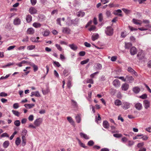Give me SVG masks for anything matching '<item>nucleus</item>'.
I'll list each match as a JSON object with an SVG mask.
<instances>
[{
    "label": "nucleus",
    "mask_w": 151,
    "mask_h": 151,
    "mask_svg": "<svg viewBox=\"0 0 151 151\" xmlns=\"http://www.w3.org/2000/svg\"><path fill=\"white\" fill-rule=\"evenodd\" d=\"M106 14L108 17H110L111 15V12L109 11H107L106 12Z\"/></svg>",
    "instance_id": "obj_60"
},
{
    "label": "nucleus",
    "mask_w": 151,
    "mask_h": 151,
    "mask_svg": "<svg viewBox=\"0 0 151 151\" xmlns=\"http://www.w3.org/2000/svg\"><path fill=\"white\" fill-rule=\"evenodd\" d=\"M42 119L41 118H39L36 119L34 122V124L36 127L39 126L42 123Z\"/></svg>",
    "instance_id": "obj_4"
},
{
    "label": "nucleus",
    "mask_w": 151,
    "mask_h": 151,
    "mask_svg": "<svg viewBox=\"0 0 151 151\" xmlns=\"http://www.w3.org/2000/svg\"><path fill=\"white\" fill-rule=\"evenodd\" d=\"M85 14V13L84 12H79L78 16L79 17L81 16V17H83L84 16Z\"/></svg>",
    "instance_id": "obj_54"
},
{
    "label": "nucleus",
    "mask_w": 151,
    "mask_h": 151,
    "mask_svg": "<svg viewBox=\"0 0 151 151\" xmlns=\"http://www.w3.org/2000/svg\"><path fill=\"white\" fill-rule=\"evenodd\" d=\"M76 119V122L78 123H80L81 121V115L78 114L75 117Z\"/></svg>",
    "instance_id": "obj_17"
},
{
    "label": "nucleus",
    "mask_w": 151,
    "mask_h": 151,
    "mask_svg": "<svg viewBox=\"0 0 151 151\" xmlns=\"http://www.w3.org/2000/svg\"><path fill=\"white\" fill-rule=\"evenodd\" d=\"M39 39V37H37L36 38L32 37L31 38V40L32 42H38L39 41H38V40Z\"/></svg>",
    "instance_id": "obj_30"
},
{
    "label": "nucleus",
    "mask_w": 151,
    "mask_h": 151,
    "mask_svg": "<svg viewBox=\"0 0 151 151\" xmlns=\"http://www.w3.org/2000/svg\"><path fill=\"white\" fill-rule=\"evenodd\" d=\"M71 101L72 103V105L76 107L78 106L77 103L76 101L73 100H72Z\"/></svg>",
    "instance_id": "obj_43"
},
{
    "label": "nucleus",
    "mask_w": 151,
    "mask_h": 151,
    "mask_svg": "<svg viewBox=\"0 0 151 151\" xmlns=\"http://www.w3.org/2000/svg\"><path fill=\"white\" fill-rule=\"evenodd\" d=\"M68 72V71L67 70H64L63 72V74L65 76H67L68 75L67 74Z\"/></svg>",
    "instance_id": "obj_64"
},
{
    "label": "nucleus",
    "mask_w": 151,
    "mask_h": 151,
    "mask_svg": "<svg viewBox=\"0 0 151 151\" xmlns=\"http://www.w3.org/2000/svg\"><path fill=\"white\" fill-rule=\"evenodd\" d=\"M35 106V104H25L24 105V106L27 108L31 109L32 108Z\"/></svg>",
    "instance_id": "obj_24"
},
{
    "label": "nucleus",
    "mask_w": 151,
    "mask_h": 151,
    "mask_svg": "<svg viewBox=\"0 0 151 151\" xmlns=\"http://www.w3.org/2000/svg\"><path fill=\"white\" fill-rule=\"evenodd\" d=\"M31 65L33 67V70L35 72L36 71L38 70V68L37 66L33 63H32Z\"/></svg>",
    "instance_id": "obj_37"
},
{
    "label": "nucleus",
    "mask_w": 151,
    "mask_h": 151,
    "mask_svg": "<svg viewBox=\"0 0 151 151\" xmlns=\"http://www.w3.org/2000/svg\"><path fill=\"white\" fill-rule=\"evenodd\" d=\"M94 68L96 70H100L102 68V65L99 63H96L94 66Z\"/></svg>",
    "instance_id": "obj_10"
},
{
    "label": "nucleus",
    "mask_w": 151,
    "mask_h": 151,
    "mask_svg": "<svg viewBox=\"0 0 151 151\" xmlns=\"http://www.w3.org/2000/svg\"><path fill=\"white\" fill-rule=\"evenodd\" d=\"M13 65V63H9L6 65H4L1 66V68H5L9 66Z\"/></svg>",
    "instance_id": "obj_40"
},
{
    "label": "nucleus",
    "mask_w": 151,
    "mask_h": 151,
    "mask_svg": "<svg viewBox=\"0 0 151 151\" xmlns=\"http://www.w3.org/2000/svg\"><path fill=\"white\" fill-rule=\"evenodd\" d=\"M55 46L60 51H61L62 50V48L60 47V45H59L56 44L55 45Z\"/></svg>",
    "instance_id": "obj_55"
},
{
    "label": "nucleus",
    "mask_w": 151,
    "mask_h": 151,
    "mask_svg": "<svg viewBox=\"0 0 151 151\" xmlns=\"http://www.w3.org/2000/svg\"><path fill=\"white\" fill-rule=\"evenodd\" d=\"M115 78H117L119 79L122 80L124 81H126V78H125L124 77H119V76H115L114 77Z\"/></svg>",
    "instance_id": "obj_47"
},
{
    "label": "nucleus",
    "mask_w": 151,
    "mask_h": 151,
    "mask_svg": "<svg viewBox=\"0 0 151 151\" xmlns=\"http://www.w3.org/2000/svg\"><path fill=\"white\" fill-rule=\"evenodd\" d=\"M27 133V131L25 129H24L22 132L21 135L22 137H25V136L26 135Z\"/></svg>",
    "instance_id": "obj_28"
},
{
    "label": "nucleus",
    "mask_w": 151,
    "mask_h": 151,
    "mask_svg": "<svg viewBox=\"0 0 151 151\" xmlns=\"http://www.w3.org/2000/svg\"><path fill=\"white\" fill-rule=\"evenodd\" d=\"M109 124L108 122L106 121H104L103 122V126L106 129L108 128L109 127Z\"/></svg>",
    "instance_id": "obj_19"
},
{
    "label": "nucleus",
    "mask_w": 151,
    "mask_h": 151,
    "mask_svg": "<svg viewBox=\"0 0 151 151\" xmlns=\"http://www.w3.org/2000/svg\"><path fill=\"white\" fill-rule=\"evenodd\" d=\"M21 139L19 137H17L15 141V144L17 145H19L20 143Z\"/></svg>",
    "instance_id": "obj_34"
},
{
    "label": "nucleus",
    "mask_w": 151,
    "mask_h": 151,
    "mask_svg": "<svg viewBox=\"0 0 151 151\" xmlns=\"http://www.w3.org/2000/svg\"><path fill=\"white\" fill-rule=\"evenodd\" d=\"M113 84L116 88L119 87L120 85L119 81L118 79H115L114 80L113 82Z\"/></svg>",
    "instance_id": "obj_9"
},
{
    "label": "nucleus",
    "mask_w": 151,
    "mask_h": 151,
    "mask_svg": "<svg viewBox=\"0 0 151 151\" xmlns=\"http://www.w3.org/2000/svg\"><path fill=\"white\" fill-rule=\"evenodd\" d=\"M130 52L131 55H133L137 53V50L134 47H132L131 48Z\"/></svg>",
    "instance_id": "obj_7"
},
{
    "label": "nucleus",
    "mask_w": 151,
    "mask_h": 151,
    "mask_svg": "<svg viewBox=\"0 0 151 151\" xmlns=\"http://www.w3.org/2000/svg\"><path fill=\"white\" fill-rule=\"evenodd\" d=\"M35 47V45H31L27 47V49L29 50H31L34 49Z\"/></svg>",
    "instance_id": "obj_39"
},
{
    "label": "nucleus",
    "mask_w": 151,
    "mask_h": 151,
    "mask_svg": "<svg viewBox=\"0 0 151 151\" xmlns=\"http://www.w3.org/2000/svg\"><path fill=\"white\" fill-rule=\"evenodd\" d=\"M62 32L66 34H69L71 31L70 29L67 27H63L62 28Z\"/></svg>",
    "instance_id": "obj_8"
},
{
    "label": "nucleus",
    "mask_w": 151,
    "mask_h": 151,
    "mask_svg": "<svg viewBox=\"0 0 151 151\" xmlns=\"http://www.w3.org/2000/svg\"><path fill=\"white\" fill-rule=\"evenodd\" d=\"M35 32L34 30L32 28H28L27 31V33L28 34L32 35Z\"/></svg>",
    "instance_id": "obj_18"
},
{
    "label": "nucleus",
    "mask_w": 151,
    "mask_h": 151,
    "mask_svg": "<svg viewBox=\"0 0 151 151\" xmlns=\"http://www.w3.org/2000/svg\"><path fill=\"white\" fill-rule=\"evenodd\" d=\"M128 71L136 76H137V73L131 67H129L128 68Z\"/></svg>",
    "instance_id": "obj_13"
},
{
    "label": "nucleus",
    "mask_w": 151,
    "mask_h": 151,
    "mask_svg": "<svg viewBox=\"0 0 151 151\" xmlns=\"http://www.w3.org/2000/svg\"><path fill=\"white\" fill-rule=\"evenodd\" d=\"M1 137H9V136L7 133H4L2 134H1Z\"/></svg>",
    "instance_id": "obj_63"
},
{
    "label": "nucleus",
    "mask_w": 151,
    "mask_h": 151,
    "mask_svg": "<svg viewBox=\"0 0 151 151\" xmlns=\"http://www.w3.org/2000/svg\"><path fill=\"white\" fill-rule=\"evenodd\" d=\"M12 112L13 114L15 115L18 117L19 116L20 113L18 111L16 110H12Z\"/></svg>",
    "instance_id": "obj_32"
},
{
    "label": "nucleus",
    "mask_w": 151,
    "mask_h": 151,
    "mask_svg": "<svg viewBox=\"0 0 151 151\" xmlns=\"http://www.w3.org/2000/svg\"><path fill=\"white\" fill-rule=\"evenodd\" d=\"M9 145V142L8 141H6L4 142L3 144V147L5 148H7Z\"/></svg>",
    "instance_id": "obj_33"
},
{
    "label": "nucleus",
    "mask_w": 151,
    "mask_h": 151,
    "mask_svg": "<svg viewBox=\"0 0 151 151\" xmlns=\"http://www.w3.org/2000/svg\"><path fill=\"white\" fill-rule=\"evenodd\" d=\"M131 105V104L128 102H123L122 103V107L123 109L126 110L129 108Z\"/></svg>",
    "instance_id": "obj_3"
},
{
    "label": "nucleus",
    "mask_w": 151,
    "mask_h": 151,
    "mask_svg": "<svg viewBox=\"0 0 151 151\" xmlns=\"http://www.w3.org/2000/svg\"><path fill=\"white\" fill-rule=\"evenodd\" d=\"M7 96V94L4 92H2L0 93V96L5 97Z\"/></svg>",
    "instance_id": "obj_51"
},
{
    "label": "nucleus",
    "mask_w": 151,
    "mask_h": 151,
    "mask_svg": "<svg viewBox=\"0 0 151 151\" xmlns=\"http://www.w3.org/2000/svg\"><path fill=\"white\" fill-rule=\"evenodd\" d=\"M147 97V95L146 94H144L139 96V98L142 99H145Z\"/></svg>",
    "instance_id": "obj_50"
},
{
    "label": "nucleus",
    "mask_w": 151,
    "mask_h": 151,
    "mask_svg": "<svg viewBox=\"0 0 151 151\" xmlns=\"http://www.w3.org/2000/svg\"><path fill=\"white\" fill-rule=\"evenodd\" d=\"M94 144V143L92 140H90L88 143V145L90 146H92Z\"/></svg>",
    "instance_id": "obj_58"
},
{
    "label": "nucleus",
    "mask_w": 151,
    "mask_h": 151,
    "mask_svg": "<svg viewBox=\"0 0 151 151\" xmlns=\"http://www.w3.org/2000/svg\"><path fill=\"white\" fill-rule=\"evenodd\" d=\"M86 82L87 83H89L91 84H93V82L92 79H88L87 81Z\"/></svg>",
    "instance_id": "obj_57"
},
{
    "label": "nucleus",
    "mask_w": 151,
    "mask_h": 151,
    "mask_svg": "<svg viewBox=\"0 0 151 151\" xmlns=\"http://www.w3.org/2000/svg\"><path fill=\"white\" fill-rule=\"evenodd\" d=\"M25 46H21L18 48V50H24L25 47Z\"/></svg>",
    "instance_id": "obj_62"
},
{
    "label": "nucleus",
    "mask_w": 151,
    "mask_h": 151,
    "mask_svg": "<svg viewBox=\"0 0 151 151\" xmlns=\"http://www.w3.org/2000/svg\"><path fill=\"white\" fill-rule=\"evenodd\" d=\"M134 80L133 78L131 76H127L126 77V81H128L130 83H132Z\"/></svg>",
    "instance_id": "obj_14"
},
{
    "label": "nucleus",
    "mask_w": 151,
    "mask_h": 151,
    "mask_svg": "<svg viewBox=\"0 0 151 151\" xmlns=\"http://www.w3.org/2000/svg\"><path fill=\"white\" fill-rule=\"evenodd\" d=\"M143 103L145 109H147L150 107V102L148 100H144L143 101Z\"/></svg>",
    "instance_id": "obj_5"
},
{
    "label": "nucleus",
    "mask_w": 151,
    "mask_h": 151,
    "mask_svg": "<svg viewBox=\"0 0 151 151\" xmlns=\"http://www.w3.org/2000/svg\"><path fill=\"white\" fill-rule=\"evenodd\" d=\"M79 23V19L78 18L74 19H71L70 17H68L66 22V24L68 26H71L73 25L74 26L78 25Z\"/></svg>",
    "instance_id": "obj_1"
},
{
    "label": "nucleus",
    "mask_w": 151,
    "mask_h": 151,
    "mask_svg": "<svg viewBox=\"0 0 151 151\" xmlns=\"http://www.w3.org/2000/svg\"><path fill=\"white\" fill-rule=\"evenodd\" d=\"M26 20L27 22H30L32 20V16L29 14L27 15L26 17Z\"/></svg>",
    "instance_id": "obj_22"
},
{
    "label": "nucleus",
    "mask_w": 151,
    "mask_h": 151,
    "mask_svg": "<svg viewBox=\"0 0 151 151\" xmlns=\"http://www.w3.org/2000/svg\"><path fill=\"white\" fill-rule=\"evenodd\" d=\"M113 136L115 137L119 138L122 136V134H113Z\"/></svg>",
    "instance_id": "obj_49"
},
{
    "label": "nucleus",
    "mask_w": 151,
    "mask_h": 151,
    "mask_svg": "<svg viewBox=\"0 0 151 151\" xmlns=\"http://www.w3.org/2000/svg\"><path fill=\"white\" fill-rule=\"evenodd\" d=\"M67 119L69 122L73 125H75L74 122L73 120V119L70 117H67Z\"/></svg>",
    "instance_id": "obj_21"
},
{
    "label": "nucleus",
    "mask_w": 151,
    "mask_h": 151,
    "mask_svg": "<svg viewBox=\"0 0 151 151\" xmlns=\"http://www.w3.org/2000/svg\"><path fill=\"white\" fill-rule=\"evenodd\" d=\"M35 96L37 97H40V95L38 91L34 92Z\"/></svg>",
    "instance_id": "obj_53"
},
{
    "label": "nucleus",
    "mask_w": 151,
    "mask_h": 151,
    "mask_svg": "<svg viewBox=\"0 0 151 151\" xmlns=\"http://www.w3.org/2000/svg\"><path fill=\"white\" fill-rule=\"evenodd\" d=\"M84 45L85 46L87 47H90L91 46V44L90 43H88L87 42H85L84 43Z\"/></svg>",
    "instance_id": "obj_59"
},
{
    "label": "nucleus",
    "mask_w": 151,
    "mask_h": 151,
    "mask_svg": "<svg viewBox=\"0 0 151 151\" xmlns=\"http://www.w3.org/2000/svg\"><path fill=\"white\" fill-rule=\"evenodd\" d=\"M114 104L116 105L117 106H119L120 105H122V103L120 100L118 99H117L115 101Z\"/></svg>",
    "instance_id": "obj_26"
},
{
    "label": "nucleus",
    "mask_w": 151,
    "mask_h": 151,
    "mask_svg": "<svg viewBox=\"0 0 151 151\" xmlns=\"http://www.w3.org/2000/svg\"><path fill=\"white\" fill-rule=\"evenodd\" d=\"M99 21L100 22H101L103 20V17L102 13H100L99 15Z\"/></svg>",
    "instance_id": "obj_42"
},
{
    "label": "nucleus",
    "mask_w": 151,
    "mask_h": 151,
    "mask_svg": "<svg viewBox=\"0 0 151 151\" xmlns=\"http://www.w3.org/2000/svg\"><path fill=\"white\" fill-rule=\"evenodd\" d=\"M46 19L44 15H40V19L41 21L45 20Z\"/></svg>",
    "instance_id": "obj_56"
},
{
    "label": "nucleus",
    "mask_w": 151,
    "mask_h": 151,
    "mask_svg": "<svg viewBox=\"0 0 151 151\" xmlns=\"http://www.w3.org/2000/svg\"><path fill=\"white\" fill-rule=\"evenodd\" d=\"M137 56L138 58V59L140 60H142L144 59L145 57V55L143 53L142 50L137 55Z\"/></svg>",
    "instance_id": "obj_6"
},
{
    "label": "nucleus",
    "mask_w": 151,
    "mask_h": 151,
    "mask_svg": "<svg viewBox=\"0 0 151 151\" xmlns=\"http://www.w3.org/2000/svg\"><path fill=\"white\" fill-rule=\"evenodd\" d=\"M69 46L72 49L74 50H76L77 49V47L74 44L69 45Z\"/></svg>",
    "instance_id": "obj_27"
},
{
    "label": "nucleus",
    "mask_w": 151,
    "mask_h": 151,
    "mask_svg": "<svg viewBox=\"0 0 151 151\" xmlns=\"http://www.w3.org/2000/svg\"><path fill=\"white\" fill-rule=\"evenodd\" d=\"M96 28V27L93 25H92L90 28L89 29V30L90 31H91L94 29H95Z\"/></svg>",
    "instance_id": "obj_61"
},
{
    "label": "nucleus",
    "mask_w": 151,
    "mask_h": 151,
    "mask_svg": "<svg viewBox=\"0 0 151 151\" xmlns=\"http://www.w3.org/2000/svg\"><path fill=\"white\" fill-rule=\"evenodd\" d=\"M13 107L14 109H17L19 107V104L18 103H14L13 105Z\"/></svg>",
    "instance_id": "obj_52"
},
{
    "label": "nucleus",
    "mask_w": 151,
    "mask_h": 151,
    "mask_svg": "<svg viewBox=\"0 0 151 151\" xmlns=\"http://www.w3.org/2000/svg\"><path fill=\"white\" fill-rule=\"evenodd\" d=\"M49 89L48 88H47L46 90H42V91L43 93V94L44 95H46L47 94L49 91Z\"/></svg>",
    "instance_id": "obj_35"
},
{
    "label": "nucleus",
    "mask_w": 151,
    "mask_h": 151,
    "mask_svg": "<svg viewBox=\"0 0 151 151\" xmlns=\"http://www.w3.org/2000/svg\"><path fill=\"white\" fill-rule=\"evenodd\" d=\"M14 124L17 126H19L20 124V122L19 120H17L14 122Z\"/></svg>",
    "instance_id": "obj_46"
},
{
    "label": "nucleus",
    "mask_w": 151,
    "mask_h": 151,
    "mask_svg": "<svg viewBox=\"0 0 151 151\" xmlns=\"http://www.w3.org/2000/svg\"><path fill=\"white\" fill-rule=\"evenodd\" d=\"M134 107L137 109L138 110H141L142 107V104L139 103L136 104L134 105Z\"/></svg>",
    "instance_id": "obj_11"
},
{
    "label": "nucleus",
    "mask_w": 151,
    "mask_h": 151,
    "mask_svg": "<svg viewBox=\"0 0 151 151\" xmlns=\"http://www.w3.org/2000/svg\"><path fill=\"white\" fill-rule=\"evenodd\" d=\"M80 135L81 137H83L86 139H89V137L87 134L83 133L81 132L80 133Z\"/></svg>",
    "instance_id": "obj_23"
},
{
    "label": "nucleus",
    "mask_w": 151,
    "mask_h": 151,
    "mask_svg": "<svg viewBox=\"0 0 151 151\" xmlns=\"http://www.w3.org/2000/svg\"><path fill=\"white\" fill-rule=\"evenodd\" d=\"M134 142L131 141H128V144L127 145L129 147H131L134 144Z\"/></svg>",
    "instance_id": "obj_41"
},
{
    "label": "nucleus",
    "mask_w": 151,
    "mask_h": 151,
    "mask_svg": "<svg viewBox=\"0 0 151 151\" xmlns=\"http://www.w3.org/2000/svg\"><path fill=\"white\" fill-rule=\"evenodd\" d=\"M129 87V84L126 83L122 84V89L125 91H127Z\"/></svg>",
    "instance_id": "obj_15"
},
{
    "label": "nucleus",
    "mask_w": 151,
    "mask_h": 151,
    "mask_svg": "<svg viewBox=\"0 0 151 151\" xmlns=\"http://www.w3.org/2000/svg\"><path fill=\"white\" fill-rule=\"evenodd\" d=\"M29 12L30 14H36L37 10L34 7H32L29 9Z\"/></svg>",
    "instance_id": "obj_12"
},
{
    "label": "nucleus",
    "mask_w": 151,
    "mask_h": 151,
    "mask_svg": "<svg viewBox=\"0 0 151 151\" xmlns=\"http://www.w3.org/2000/svg\"><path fill=\"white\" fill-rule=\"evenodd\" d=\"M41 24L39 23L35 22L33 24V27L36 28H39L41 26Z\"/></svg>",
    "instance_id": "obj_25"
},
{
    "label": "nucleus",
    "mask_w": 151,
    "mask_h": 151,
    "mask_svg": "<svg viewBox=\"0 0 151 151\" xmlns=\"http://www.w3.org/2000/svg\"><path fill=\"white\" fill-rule=\"evenodd\" d=\"M105 33L108 36H111L113 33V29L111 27H108L105 30Z\"/></svg>",
    "instance_id": "obj_2"
},
{
    "label": "nucleus",
    "mask_w": 151,
    "mask_h": 151,
    "mask_svg": "<svg viewBox=\"0 0 151 151\" xmlns=\"http://www.w3.org/2000/svg\"><path fill=\"white\" fill-rule=\"evenodd\" d=\"M89 59H87L86 60L81 61V64L82 65H84L87 63L89 61Z\"/></svg>",
    "instance_id": "obj_44"
},
{
    "label": "nucleus",
    "mask_w": 151,
    "mask_h": 151,
    "mask_svg": "<svg viewBox=\"0 0 151 151\" xmlns=\"http://www.w3.org/2000/svg\"><path fill=\"white\" fill-rule=\"evenodd\" d=\"M118 6V5H114L113 3H110L108 5V6L110 8L116 7Z\"/></svg>",
    "instance_id": "obj_48"
},
{
    "label": "nucleus",
    "mask_w": 151,
    "mask_h": 151,
    "mask_svg": "<svg viewBox=\"0 0 151 151\" xmlns=\"http://www.w3.org/2000/svg\"><path fill=\"white\" fill-rule=\"evenodd\" d=\"M20 23V19L18 18H16L14 20V24L15 25H19Z\"/></svg>",
    "instance_id": "obj_16"
},
{
    "label": "nucleus",
    "mask_w": 151,
    "mask_h": 151,
    "mask_svg": "<svg viewBox=\"0 0 151 151\" xmlns=\"http://www.w3.org/2000/svg\"><path fill=\"white\" fill-rule=\"evenodd\" d=\"M133 22L135 24H141V23H140L139 22V21H140L136 19H133L132 20Z\"/></svg>",
    "instance_id": "obj_38"
},
{
    "label": "nucleus",
    "mask_w": 151,
    "mask_h": 151,
    "mask_svg": "<svg viewBox=\"0 0 151 151\" xmlns=\"http://www.w3.org/2000/svg\"><path fill=\"white\" fill-rule=\"evenodd\" d=\"M50 33V31L46 30L44 32L43 35L44 36L46 37L49 35Z\"/></svg>",
    "instance_id": "obj_36"
},
{
    "label": "nucleus",
    "mask_w": 151,
    "mask_h": 151,
    "mask_svg": "<svg viewBox=\"0 0 151 151\" xmlns=\"http://www.w3.org/2000/svg\"><path fill=\"white\" fill-rule=\"evenodd\" d=\"M22 146H24L25 145L26 143V140L25 137H22Z\"/></svg>",
    "instance_id": "obj_45"
},
{
    "label": "nucleus",
    "mask_w": 151,
    "mask_h": 151,
    "mask_svg": "<svg viewBox=\"0 0 151 151\" xmlns=\"http://www.w3.org/2000/svg\"><path fill=\"white\" fill-rule=\"evenodd\" d=\"M140 90V88L138 86L135 87L133 88V91L135 93H139Z\"/></svg>",
    "instance_id": "obj_20"
},
{
    "label": "nucleus",
    "mask_w": 151,
    "mask_h": 151,
    "mask_svg": "<svg viewBox=\"0 0 151 151\" xmlns=\"http://www.w3.org/2000/svg\"><path fill=\"white\" fill-rule=\"evenodd\" d=\"M99 36V35L98 34H96L95 35L92 36L91 39L92 40L94 41L98 39Z\"/></svg>",
    "instance_id": "obj_31"
},
{
    "label": "nucleus",
    "mask_w": 151,
    "mask_h": 151,
    "mask_svg": "<svg viewBox=\"0 0 151 151\" xmlns=\"http://www.w3.org/2000/svg\"><path fill=\"white\" fill-rule=\"evenodd\" d=\"M132 44L130 43H125V48L126 49H129L132 46Z\"/></svg>",
    "instance_id": "obj_29"
}]
</instances>
